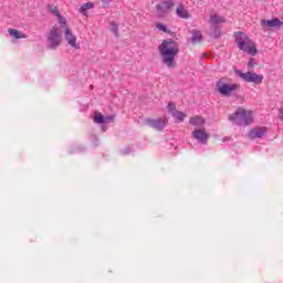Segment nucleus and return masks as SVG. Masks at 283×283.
I'll return each instance as SVG.
<instances>
[{"instance_id": "obj_1", "label": "nucleus", "mask_w": 283, "mask_h": 283, "mask_svg": "<svg viewBox=\"0 0 283 283\" xmlns=\"http://www.w3.org/2000/svg\"><path fill=\"white\" fill-rule=\"evenodd\" d=\"M158 50L163 63H165L167 67H176V57L178 56V52H180V45H178V42L174 40H164L158 46Z\"/></svg>"}, {"instance_id": "obj_2", "label": "nucleus", "mask_w": 283, "mask_h": 283, "mask_svg": "<svg viewBox=\"0 0 283 283\" xmlns=\"http://www.w3.org/2000/svg\"><path fill=\"white\" fill-rule=\"evenodd\" d=\"M235 43L242 52H247L250 56H255L258 54V49L255 46V42L249 39V35L244 32H238L234 34Z\"/></svg>"}, {"instance_id": "obj_3", "label": "nucleus", "mask_w": 283, "mask_h": 283, "mask_svg": "<svg viewBox=\"0 0 283 283\" xmlns=\"http://www.w3.org/2000/svg\"><path fill=\"white\" fill-rule=\"evenodd\" d=\"M229 120L233 125H253V112L238 108L235 113L229 115Z\"/></svg>"}, {"instance_id": "obj_4", "label": "nucleus", "mask_w": 283, "mask_h": 283, "mask_svg": "<svg viewBox=\"0 0 283 283\" xmlns=\"http://www.w3.org/2000/svg\"><path fill=\"white\" fill-rule=\"evenodd\" d=\"M46 42L49 50H56L63 43V33L59 27L54 25L50 29L46 34Z\"/></svg>"}, {"instance_id": "obj_5", "label": "nucleus", "mask_w": 283, "mask_h": 283, "mask_svg": "<svg viewBox=\"0 0 283 283\" xmlns=\"http://www.w3.org/2000/svg\"><path fill=\"white\" fill-rule=\"evenodd\" d=\"M237 76L245 81V83H253L254 85H262L264 83V75L256 74L253 71H248L243 73L242 71H235Z\"/></svg>"}, {"instance_id": "obj_6", "label": "nucleus", "mask_w": 283, "mask_h": 283, "mask_svg": "<svg viewBox=\"0 0 283 283\" xmlns=\"http://www.w3.org/2000/svg\"><path fill=\"white\" fill-rule=\"evenodd\" d=\"M217 90L221 96H231L233 92H238V90H240V84L224 83L220 80L217 83Z\"/></svg>"}, {"instance_id": "obj_7", "label": "nucleus", "mask_w": 283, "mask_h": 283, "mask_svg": "<svg viewBox=\"0 0 283 283\" xmlns=\"http://www.w3.org/2000/svg\"><path fill=\"white\" fill-rule=\"evenodd\" d=\"M61 28L62 30H64V39L69 43V45L74 50H81V44L76 42L77 41L76 35L72 33V29H70V25H67V22L65 27H61Z\"/></svg>"}, {"instance_id": "obj_8", "label": "nucleus", "mask_w": 283, "mask_h": 283, "mask_svg": "<svg viewBox=\"0 0 283 283\" xmlns=\"http://www.w3.org/2000/svg\"><path fill=\"white\" fill-rule=\"evenodd\" d=\"M114 118H116L115 115L104 116L101 113H95L94 117H93V120L97 125H102V132H107V127H105V125H108V123H114Z\"/></svg>"}, {"instance_id": "obj_9", "label": "nucleus", "mask_w": 283, "mask_h": 283, "mask_svg": "<svg viewBox=\"0 0 283 283\" xmlns=\"http://www.w3.org/2000/svg\"><path fill=\"white\" fill-rule=\"evenodd\" d=\"M147 125L149 127H153V129H157L158 132H161V129H165L167 127L168 119L167 117L158 118V119H147Z\"/></svg>"}, {"instance_id": "obj_10", "label": "nucleus", "mask_w": 283, "mask_h": 283, "mask_svg": "<svg viewBox=\"0 0 283 283\" xmlns=\"http://www.w3.org/2000/svg\"><path fill=\"white\" fill-rule=\"evenodd\" d=\"M48 10L51 12V14H53V17H56L57 23H60V27L65 28L67 23V19L61 15V11H59V7L49 4Z\"/></svg>"}, {"instance_id": "obj_11", "label": "nucleus", "mask_w": 283, "mask_h": 283, "mask_svg": "<svg viewBox=\"0 0 283 283\" xmlns=\"http://www.w3.org/2000/svg\"><path fill=\"white\" fill-rule=\"evenodd\" d=\"M264 136H266V127L264 126H258L248 133V138L251 140H255V138H264Z\"/></svg>"}, {"instance_id": "obj_12", "label": "nucleus", "mask_w": 283, "mask_h": 283, "mask_svg": "<svg viewBox=\"0 0 283 283\" xmlns=\"http://www.w3.org/2000/svg\"><path fill=\"white\" fill-rule=\"evenodd\" d=\"M192 138L201 143V145H207V140H209V135L202 129H195L192 132Z\"/></svg>"}, {"instance_id": "obj_13", "label": "nucleus", "mask_w": 283, "mask_h": 283, "mask_svg": "<svg viewBox=\"0 0 283 283\" xmlns=\"http://www.w3.org/2000/svg\"><path fill=\"white\" fill-rule=\"evenodd\" d=\"M176 14L179 19H191V13L185 8V4L179 3L176 8Z\"/></svg>"}, {"instance_id": "obj_14", "label": "nucleus", "mask_w": 283, "mask_h": 283, "mask_svg": "<svg viewBox=\"0 0 283 283\" xmlns=\"http://www.w3.org/2000/svg\"><path fill=\"white\" fill-rule=\"evenodd\" d=\"M261 25H266L270 30H273V28H282L283 22L277 18H273L272 20H262Z\"/></svg>"}, {"instance_id": "obj_15", "label": "nucleus", "mask_w": 283, "mask_h": 283, "mask_svg": "<svg viewBox=\"0 0 283 283\" xmlns=\"http://www.w3.org/2000/svg\"><path fill=\"white\" fill-rule=\"evenodd\" d=\"M169 114H171V116L175 118V120H177L178 123H182V120H185V113L179 112L176 108H169Z\"/></svg>"}, {"instance_id": "obj_16", "label": "nucleus", "mask_w": 283, "mask_h": 283, "mask_svg": "<svg viewBox=\"0 0 283 283\" xmlns=\"http://www.w3.org/2000/svg\"><path fill=\"white\" fill-rule=\"evenodd\" d=\"M158 12H169L174 8V1H165L163 4H157Z\"/></svg>"}, {"instance_id": "obj_17", "label": "nucleus", "mask_w": 283, "mask_h": 283, "mask_svg": "<svg viewBox=\"0 0 283 283\" xmlns=\"http://www.w3.org/2000/svg\"><path fill=\"white\" fill-rule=\"evenodd\" d=\"M8 33L13 39H28V34L21 32L20 30H17V29H9Z\"/></svg>"}, {"instance_id": "obj_18", "label": "nucleus", "mask_w": 283, "mask_h": 283, "mask_svg": "<svg viewBox=\"0 0 283 283\" xmlns=\"http://www.w3.org/2000/svg\"><path fill=\"white\" fill-rule=\"evenodd\" d=\"M191 34H192L191 43L193 45H198V43H200V41H202V33L195 29V30L191 31Z\"/></svg>"}, {"instance_id": "obj_19", "label": "nucleus", "mask_w": 283, "mask_h": 283, "mask_svg": "<svg viewBox=\"0 0 283 283\" xmlns=\"http://www.w3.org/2000/svg\"><path fill=\"white\" fill-rule=\"evenodd\" d=\"M190 125H193L195 127H202V125H205V118L201 116L191 117Z\"/></svg>"}, {"instance_id": "obj_20", "label": "nucleus", "mask_w": 283, "mask_h": 283, "mask_svg": "<svg viewBox=\"0 0 283 283\" xmlns=\"http://www.w3.org/2000/svg\"><path fill=\"white\" fill-rule=\"evenodd\" d=\"M92 8H94V3L86 2L80 8V12L81 14H85V12H87V10H92Z\"/></svg>"}, {"instance_id": "obj_21", "label": "nucleus", "mask_w": 283, "mask_h": 283, "mask_svg": "<svg viewBox=\"0 0 283 283\" xmlns=\"http://www.w3.org/2000/svg\"><path fill=\"white\" fill-rule=\"evenodd\" d=\"M210 21L211 23H213L214 25H218V23H224V18L220 17V15H211L210 17Z\"/></svg>"}, {"instance_id": "obj_22", "label": "nucleus", "mask_w": 283, "mask_h": 283, "mask_svg": "<svg viewBox=\"0 0 283 283\" xmlns=\"http://www.w3.org/2000/svg\"><path fill=\"white\" fill-rule=\"evenodd\" d=\"M156 28H157V30H160L161 32H165V33L168 32L167 27H165V24H163V23H157Z\"/></svg>"}, {"instance_id": "obj_23", "label": "nucleus", "mask_w": 283, "mask_h": 283, "mask_svg": "<svg viewBox=\"0 0 283 283\" xmlns=\"http://www.w3.org/2000/svg\"><path fill=\"white\" fill-rule=\"evenodd\" d=\"M253 65H255V59H251V60L248 62V67H249V70H253Z\"/></svg>"}, {"instance_id": "obj_24", "label": "nucleus", "mask_w": 283, "mask_h": 283, "mask_svg": "<svg viewBox=\"0 0 283 283\" xmlns=\"http://www.w3.org/2000/svg\"><path fill=\"white\" fill-rule=\"evenodd\" d=\"M112 31L118 34V25H116V23H112Z\"/></svg>"}, {"instance_id": "obj_25", "label": "nucleus", "mask_w": 283, "mask_h": 283, "mask_svg": "<svg viewBox=\"0 0 283 283\" xmlns=\"http://www.w3.org/2000/svg\"><path fill=\"white\" fill-rule=\"evenodd\" d=\"M279 114H280V118H281V120H283V108H280Z\"/></svg>"}, {"instance_id": "obj_26", "label": "nucleus", "mask_w": 283, "mask_h": 283, "mask_svg": "<svg viewBox=\"0 0 283 283\" xmlns=\"http://www.w3.org/2000/svg\"><path fill=\"white\" fill-rule=\"evenodd\" d=\"M103 3H109L112 0H101Z\"/></svg>"}, {"instance_id": "obj_27", "label": "nucleus", "mask_w": 283, "mask_h": 283, "mask_svg": "<svg viewBox=\"0 0 283 283\" xmlns=\"http://www.w3.org/2000/svg\"><path fill=\"white\" fill-rule=\"evenodd\" d=\"M168 107H174V104H168Z\"/></svg>"}, {"instance_id": "obj_28", "label": "nucleus", "mask_w": 283, "mask_h": 283, "mask_svg": "<svg viewBox=\"0 0 283 283\" xmlns=\"http://www.w3.org/2000/svg\"><path fill=\"white\" fill-rule=\"evenodd\" d=\"M124 154H129L127 150H124Z\"/></svg>"}]
</instances>
